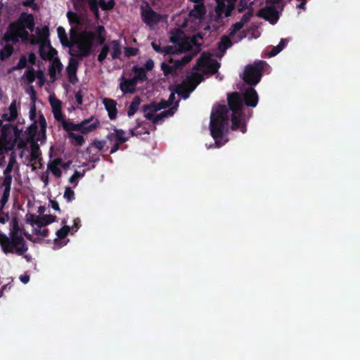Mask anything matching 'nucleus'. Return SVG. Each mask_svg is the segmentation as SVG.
<instances>
[{"label":"nucleus","instance_id":"a878e982","mask_svg":"<svg viewBox=\"0 0 360 360\" xmlns=\"http://www.w3.org/2000/svg\"><path fill=\"white\" fill-rule=\"evenodd\" d=\"M14 52L13 44L6 43L2 49H0V60L4 61L10 58Z\"/></svg>","mask_w":360,"mask_h":360},{"label":"nucleus","instance_id":"aec40b11","mask_svg":"<svg viewBox=\"0 0 360 360\" xmlns=\"http://www.w3.org/2000/svg\"><path fill=\"white\" fill-rule=\"evenodd\" d=\"M63 69V65L58 58L53 60L52 63L49 67V75L51 82L56 80L57 72H60Z\"/></svg>","mask_w":360,"mask_h":360},{"label":"nucleus","instance_id":"052dcab7","mask_svg":"<svg viewBox=\"0 0 360 360\" xmlns=\"http://www.w3.org/2000/svg\"><path fill=\"white\" fill-rule=\"evenodd\" d=\"M36 78L38 79V84L39 86L44 85L46 79L44 72L42 70H37L36 73Z\"/></svg>","mask_w":360,"mask_h":360},{"label":"nucleus","instance_id":"0eeeda50","mask_svg":"<svg viewBox=\"0 0 360 360\" xmlns=\"http://www.w3.org/2000/svg\"><path fill=\"white\" fill-rule=\"evenodd\" d=\"M124 134L125 131L124 130L115 129L114 132L107 135L108 140L110 142H114V145L110 150V154H112L119 150L120 146L128 141L129 138L124 136Z\"/></svg>","mask_w":360,"mask_h":360},{"label":"nucleus","instance_id":"9b49d317","mask_svg":"<svg viewBox=\"0 0 360 360\" xmlns=\"http://www.w3.org/2000/svg\"><path fill=\"white\" fill-rule=\"evenodd\" d=\"M141 15L143 22L148 26L154 25L161 20V15L154 11L148 4H146V8H143V6L141 7Z\"/></svg>","mask_w":360,"mask_h":360},{"label":"nucleus","instance_id":"f3484780","mask_svg":"<svg viewBox=\"0 0 360 360\" xmlns=\"http://www.w3.org/2000/svg\"><path fill=\"white\" fill-rule=\"evenodd\" d=\"M84 125L81 129H79V131L82 134H88L89 132H91L96 129V128L99 125V121L96 119L94 120V117H91L89 119H86L83 120L79 124H83Z\"/></svg>","mask_w":360,"mask_h":360},{"label":"nucleus","instance_id":"680f3d73","mask_svg":"<svg viewBox=\"0 0 360 360\" xmlns=\"http://www.w3.org/2000/svg\"><path fill=\"white\" fill-rule=\"evenodd\" d=\"M34 233L37 236H40L41 237H46L49 235V229H42L41 228H38L37 226H36L34 229Z\"/></svg>","mask_w":360,"mask_h":360},{"label":"nucleus","instance_id":"6e6d98bb","mask_svg":"<svg viewBox=\"0 0 360 360\" xmlns=\"http://www.w3.org/2000/svg\"><path fill=\"white\" fill-rule=\"evenodd\" d=\"M67 17L70 23L78 24L79 22V18L78 15L72 11H68L67 13Z\"/></svg>","mask_w":360,"mask_h":360},{"label":"nucleus","instance_id":"774afa93","mask_svg":"<svg viewBox=\"0 0 360 360\" xmlns=\"http://www.w3.org/2000/svg\"><path fill=\"white\" fill-rule=\"evenodd\" d=\"M105 141L94 140L92 143V146L97 148L98 150H102L105 146Z\"/></svg>","mask_w":360,"mask_h":360},{"label":"nucleus","instance_id":"a211bd4d","mask_svg":"<svg viewBox=\"0 0 360 360\" xmlns=\"http://www.w3.org/2000/svg\"><path fill=\"white\" fill-rule=\"evenodd\" d=\"M141 110L143 112L144 117L147 120L152 121V122L155 124V120H156L155 112H158L155 102H152L149 104L143 105L141 108Z\"/></svg>","mask_w":360,"mask_h":360},{"label":"nucleus","instance_id":"c03bdc74","mask_svg":"<svg viewBox=\"0 0 360 360\" xmlns=\"http://www.w3.org/2000/svg\"><path fill=\"white\" fill-rule=\"evenodd\" d=\"M95 0H75L73 1V6L75 9L78 10L79 7L84 4H87L89 6H96Z\"/></svg>","mask_w":360,"mask_h":360},{"label":"nucleus","instance_id":"a18cd8bd","mask_svg":"<svg viewBox=\"0 0 360 360\" xmlns=\"http://www.w3.org/2000/svg\"><path fill=\"white\" fill-rule=\"evenodd\" d=\"M25 132L28 135L30 140H33L34 139L37 132V124L36 121L27 127Z\"/></svg>","mask_w":360,"mask_h":360},{"label":"nucleus","instance_id":"2f4dec72","mask_svg":"<svg viewBox=\"0 0 360 360\" xmlns=\"http://www.w3.org/2000/svg\"><path fill=\"white\" fill-rule=\"evenodd\" d=\"M8 236H22L21 233V229L19 226L18 219L17 217H13L11 222V229Z\"/></svg>","mask_w":360,"mask_h":360},{"label":"nucleus","instance_id":"bb28decb","mask_svg":"<svg viewBox=\"0 0 360 360\" xmlns=\"http://www.w3.org/2000/svg\"><path fill=\"white\" fill-rule=\"evenodd\" d=\"M61 162L62 161L60 158H56L49 162L47 166L48 169L51 171L53 174L56 177H60L62 174L60 169L58 167L60 164H61Z\"/></svg>","mask_w":360,"mask_h":360},{"label":"nucleus","instance_id":"a19ab883","mask_svg":"<svg viewBox=\"0 0 360 360\" xmlns=\"http://www.w3.org/2000/svg\"><path fill=\"white\" fill-rule=\"evenodd\" d=\"M36 73L34 69L30 66L25 70L24 73V77L26 78L27 82L29 84H32L34 82L36 79Z\"/></svg>","mask_w":360,"mask_h":360},{"label":"nucleus","instance_id":"f8f14e48","mask_svg":"<svg viewBox=\"0 0 360 360\" xmlns=\"http://www.w3.org/2000/svg\"><path fill=\"white\" fill-rule=\"evenodd\" d=\"M94 1L96 6H89V8L96 20L100 18L99 8L103 11H110L113 9L115 6V0H108V1H105V0H95Z\"/></svg>","mask_w":360,"mask_h":360},{"label":"nucleus","instance_id":"e2e57ef3","mask_svg":"<svg viewBox=\"0 0 360 360\" xmlns=\"http://www.w3.org/2000/svg\"><path fill=\"white\" fill-rule=\"evenodd\" d=\"M252 15H253L252 11L249 10L242 16L240 21L245 25L246 23H248L250 20V18L252 16Z\"/></svg>","mask_w":360,"mask_h":360},{"label":"nucleus","instance_id":"1a4fd4ad","mask_svg":"<svg viewBox=\"0 0 360 360\" xmlns=\"http://www.w3.org/2000/svg\"><path fill=\"white\" fill-rule=\"evenodd\" d=\"M257 15L269 21L271 24H276L279 19V13L274 6H266L259 10Z\"/></svg>","mask_w":360,"mask_h":360},{"label":"nucleus","instance_id":"09e8293b","mask_svg":"<svg viewBox=\"0 0 360 360\" xmlns=\"http://www.w3.org/2000/svg\"><path fill=\"white\" fill-rule=\"evenodd\" d=\"M110 48L108 45H104L98 55V60L101 63L103 62L107 58Z\"/></svg>","mask_w":360,"mask_h":360},{"label":"nucleus","instance_id":"f257e3e1","mask_svg":"<svg viewBox=\"0 0 360 360\" xmlns=\"http://www.w3.org/2000/svg\"><path fill=\"white\" fill-rule=\"evenodd\" d=\"M258 99L256 90L250 86L245 90L243 96L237 91L229 94L227 95L228 107L225 105H218L213 108L210 116V129L217 147H221L226 141L221 142V140L228 126L229 111L232 112L231 129L240 130L244 134L247 131L244 104L248 107L255 108L258 103Z\"/></svg>","mask_w":360,"mask_h":360},{"label":"nucleus","instance_id":"f03ea898","mask_svg":"<svg viewBox=\"0 0 360 360\" xmlns=\"http://www.w3.org/2000/svg\"><path fill=\"white\" fill-rule=\"evenodd\" d=\"M34 25V15L22 12L15 21L9 23L2 37V40L6 43H12L13 44H17L21 40L22 43L26 44L30 37L27 30L32 32Z\"/></svg>","mask_w":360,"mask_h":360},{"label":"nucleus","instance_id":"13d9d810","mask_svg":"<svg viewBox=\"0 0 360 360\" xmlns=\"http://www.w3.org/2000/svg\"><path fill=\"white\" fill-rule=\"evenodd\" d=\"M53 116H54V118L56 119V120H57L58 122H61V124L63 123V121H65L66 120L65 119L64 117V115H63L62 113V110H61V108L60 109H57V110H53Z\"/></svg>","mask_w":360,"mask_h":360},{"label":"nucleus","instance_id":"37998d69","mask_svg":"<svg viewBox=\"0 0 360 360\" xmlns=\"http://www.w3.org/2000/svg\"><path fill=\"white\" fill-rule=\"evenodd\" d=\"M78 66L79 62L76 59L73 58H70L66 68L67 73H77Z\"/></svg>","mask_w":360,"mask_h":360},{"label":"nucleus","instance_id":"8fccbe9b","mask_svg":"<svg viewBox=\"0 0 360 360\" xmlns=\"http://www.w3.org/2000/svg\"><path fill=\"white\" fill-rule=\"evenodd\" d=\"M161 68L165 76H168L176 72L175 68H174L173 66L167 64L166 63H162Z\"/></svg>","mask_w":360,"mask_h":360},{"label":"nucleus","instance_id":"dca6fc26","mask_svg":"<svg viewBox=\"0 0 360 360\" xmlns=\"http://www.w3.org/2000/svg\"><path fill=\"white\" fill-rule=\"evenodd\" d=\"M103 103L108 111L110 120H115L117 114V102L113 99L105 98L103 100Z\"/></svg>","mask_w":360,"mask_h":360},{"label":"nucleus","instance_id":"c9c22d12","mask_svg":"<svg viewBox=\"0 0 360 360\" xmlns=\"http://www.w3.org/2000/svg\"><path fill=\"white\" fill-rule=\"evenodd\" d=\"M68 137L70 140V143L75 146H82L84 143V139L82 135L70 132Z\"/></svg>","mask_w":360,"mask_h":360},{"label":"nucleus","instance_id":"7ed1b4c3","mask_svg":"<svg viewBox=\"0 0 360 360\" xmlns=\"http://www.w3.org/2000/svg\"><path fill=\"white\" fill-rule=\"evenodd\" d=\"M94 35L92 31H83L77 36L71 34L72 48H70V54L79 59L88 57L92 52Z\"/></svg>","mask_w":360,"mask_h":360},{"label":"nucleus","instance_id":"9d476101","mask_svg":"<svg viewBox=\"0 0 360 360\" xmlns=\"http://www.w3.org/2000/svg\"><path fill=\"white\" fill-rule=\"evenodd\" d=\"M197 65L200 68H204L207 72L214 75L217 72L220 64L215 60H211L208 56L203 53L198 59Z\"/></svg>","mask_w":360,"mask_h":360},{"label":"nucleus","instance_id":"4c0bfd02","mask_svg":"<svg viewBox=\"0 0 360 360\" xmlns=\"http://www.w3.org/2000/svg\"><path fill=\"white\" fill-rule=\"evenodd\" d=\"M71 228L68 225H64L61 229L57 231L56 236H58V238H56L54 240V244L56 245L58 243H59V239H63L65 238L68 234L69 233Z\"/></svg>","mask_w":360,"mask_h":360},{"label":"nucleus","instance_id":"de8ad7c7","mask_svg":"<svg viewBox=\"0 0 360 360\" xmlns=\"http://www.w3.org/2000/svg\"><path fill=\"white\" fill-rule=\"evenodd\" d=\"M244 27V25L240 22H237L232 25L231 28L229 29V36L233 37L237 32H238L240 29Z\"/></svg>","mask_w":360,"mask_h":360},{"label":"nucleus","instance_id":"473e14b6","mask_svg":"<svg viewBox=\"0 0 360 360\" xmlns=\"http://www.w3.org/2000/svg\"><path fill=\"white\" fill-rule=\"evenodd\" d=\"M27 67V56L25 55H22L20 57V59H19V61L18 63V64L15 66H13L12 68H11L10 69H8V73L10 74L14 71H16V70H22L23 68H25Z\"/></svg>","mask_w":360,"mask_h":360},{"label":"nucleus","instance_id":"338daca9","mask_svg":"<svg viewBox=\"0 0 360 360\" xmlns=\"http://www.w3.org/2000/svg\"><path fill=\"white\" fill-rule=\"evenodd\" d=\"M35 0H25L22 2V5L26 7H31L33 10L38 9V6L34 3Z\"/></svg>","mask_w":360,"mask_h":360},{"label":"nucleus","instance_id":"49530a36","mask_svg":"<svg viewBox=\"0 0 360 360\" xmlns=\"http://www.w3.org/2000/svg\"><path fill=\"white\" fill-rule=\"evenodd\" d=\"M26 217L27 222H29L32 226L36 225V226L39 228L40 223V216L36 215L34 214H28L26 215Z\"/></svg>","mask_w":360,"mask_h":360},{"label":"nucleus","instance_id":"4d7b16f0","mask_svg":"<svg viewBox=\"0 0 360 360\" xmlns=\"http://www.w3.org/2000/svg\"><path fill=\"white\" fill-rule=\"evenodd\" d=\"M64 198L68 200V202H71L75 199V192L71 189V188H65Z\"/></svg>","mask_w":360,"mask_h":360},{"label":"nucleus","instance_id":"20e7f679","mask_svg":"<svg viewBox=\"0 0 360 360\" xmlns=\"http://www.w3.org/2000/svg\"><path fill=\"white\" fill-rule=\"evenodd\" d=\"M0 247L5 255H24L28 245L22 236H7L0 231Z\"/></svg>","mask_w":360,"mask_h":360},{"label":"nucleus","instance_id":"393cba45","mask_svg":"<svg viewBox=\"0 0 360 360\" xmlns=\"http://www.w3.org/2000/svg\"><path fill=\"white\" fill-rule=\"evenodd\" d=\"M132 71L134 72V76L132 77L138 83L139 82H144L147 79L146 70L142 67L134 65L132 68Z\"/></svg>","mask_w":360,"mask_h":360},{"label":"nucleus","instance_id":"f704fd0d","mask_svg":"<svg viewBox=\"0 0 360 360\" xmlns=\"http://www.w3.org/2000/svg\"><path fill=\"white\" fill-rule=\"evenodd\" d=\"M13 125L11 124H6L1 127V133L0 138H3V140L6 139L13 138Z\"/></svg>","mask_w":360,"mask_h":360},{"label":"nucleus","instance_id":"cd10ccee","mask_svg":"<svg viewBox=\"0 0 360 360\" xmlns=\"http://www.w3.org/2000/svg\"><path fill=\"white\" fill-rule=\"evenodd\" d=\"M141 101V98L139 96H136L133 98L127 110V115L129 117H132L137 112L140 106Z\"/></svg>","mask_w":360,"mask_h":360},{"label":"nucleus","instance_id":"3c124183","mask_svg":"<svg viewBox=\"0 0 360 360\" xmlns=\"http://www.w3.org/2000/svg\"><path fill=\"white\" fill-rule=\"evenodd\" d=\"M36 32L39 38L41 40H46L49 34V30L47 27H44L41 30L37 28Z\"/></svg>","mask_w":360,"mask_h":360},{"label":"nucleus","instance_id":"39448f33","mask_svg":"<svg viewBox=\"0 0 360 360\" xmlns=\"http://www.w3.org/2000/svg\"><path fill=\"white\" fill-rule=\"evenodd\" d=\"M266 66H268V64L264 60H256L252 64L248 65L242 76L244 82L251 86L257 84L261 80L262 72Z\"/></svg>","mask_w":360,"mask_h":360},{"label":"nucleus","instance_id":"412c9836","mask_svg":"<svg viewBox=\"0 0 360 360\" xmlns=\"http://www.w3.org/2000/svg\"><path fill=\"white\" fill-rule=\"evenodd\" d=\"M122 79L123 81L120 84V88L122 93L124 94L134 93L138 83L133 78L127 79L123 77Z\"/></svg>","mask_w":360,"mask_h":360},{"label":"nucleus","instance_id":"c756f323","mask_svg":"<svg viewBox=\"0 0 360 360\" xmlns=\"http://www.w3.org/2000/svg\"><path fill=\"white\" fill-rule=\"evenodd\" d=\"M105 32V28L103 25H98L96 28V32H92L94 34V41L100 45L103 44L105 41V37L103 35Z\"/></svg>","mask_w":360,"mask_h":360},{"label":"nucleus","instance_id":"2eb2a0df","mask_svg":"<svg viewBox=\"0 0 360 360\" xmlns=\"http://www.w3.org/2000/svg\"><path fill=\"white\" fill-rule=\"evenodd\" d=\"M189 44L187 42L183 43L181 46L176 45L174 46H166L164 47L163 55H174L183 53H187L188 51Z\"/></svg>","mask_w":360,"mask_h":360},{"label":"nucleus","instance_id":"c85d7f7f","mask_svg":"<svg viewBox=\"0 0 360 360\" xmlns=\"http://www.w3.org/2000/svg\"><path fill=\"white\" fill-rule=\"evenodd\" d=\"M176 109L177 103L169 109L164 110L160 114L156 115V120H155V124H158L160 121L163 120L166 117H172L176 112Z\"/></svg>","mask_w":360,"mask_h":360},{"label":"nucleus","instance_id":"bf43d9fd","mask_svg":"<svg viewBox=\"0 0 360 360\" xmlns=\"http://www.w3.org/2000/svg\"><path fill=\"white\" fill-rule=\"evenodd\" d=\"M191 92H192L191 91H190L189 89H181L180 88V85H179L177 87L176 93L179 96H181L184 99H187L189 97V95Z\"/></svg>","mask_w":360,"mask_h":360},{"label":"nucleus","instance_id":"79ce46f5","mask_svg":"<svg viewBox=\"0 0 360 360\" xmlns=\"http://www.w3.org/2000/svg\"><path fill=\"white\" fill-rule=\"evenodd\" d=\"M0 141L5 147L6 151L12 150L17 143V141L13 138L6 139V140H3V138H0Z\"/></svg>","mask_w":360,"mask_h":360},{"label":"nucleus","instance_id":"ddd939ff","mask_svg":"<svg viewBox=\"0 0 360 360\" xmlns=\"http://www.w3.org/2000/svg\"><path fill=\"white\" fill-rule=\"evenodd\" d=\"M203 77L199 73H193L191 76H188L180 85L181 89H189L193 91L196 86L202 81Z\"/></svg>","mask_w":360,"mask_h":360},{"label":"nucleus","instance_id":"ea45409f","mask_svg":"<svg viewBox=\"0 0 360 360\" xmlns=\"http://www.w3.org/2000/svg\"><path fill=\"white\" fill-rule=\"evenodd\" d=\"M40 149L37 143H33L31 146L30 161L41 160Z\"/></svg>","mask_w":360,"mask_h":360},{"label":"nucleus","instance_id":"58836bf2","mask_svg":"<svg viewBox=\"0 0 360 360\" xmlns=\"http://www.w3.org/2000/svg\"><path fill=\"white\" fill-rule=\"evenodd\" d=\"M56 219V217L51 214H44L42 216H40L39 219V228H42L44 226H46L48 224H50L53 222H54Z\"/></svg>","mask_w":360,"mask_h":360},{"label":"nucleus","instance_id":"0e129e2a","mask_svg":"<svg viewBox=\"0 0 360 360\" xmlns=\"http://www.w3.org/2000/svg\"><path fill=\"white\" fill-rule=\"evenodd\" d=\"M10 192L11 191L4 190L3 195L1 196V199L0 200V205H2V207H4L5 205L7 203L9 199L10 196Z\"/></svg>","mask_w":360,"mask_h":360},{"label":"nucleus","instance_id":"864d4df0","mask_svg":"<svg viewBox=\"0 0 360 360\" xmlns=\"http://www.w3.org/2000/svg\"><path fill=\"white\" fill-rule=\"evenodd\" d=\"M139 53V49L134 47H125L124 48V53L127 58H130L131 56H135L138 55Z\"/></svg>","mask_w":360,"mask_h":360},{"label":"nucleus","instance_id":"69168bd1","mask_svg":"<svg viewBox=\"0 0 360 360\" xmlns=\"http://www.w3.org/2000/svg\"><path fill=\"white\" fill-rule=\"evenodd\" d=\"M10 192L11 191L4 190L3 195L1 196V199L0 200V205H2V207H4L5 205L7 203L9 199L10 196Z\"/></svg>","mask_w":360,"mask_h":360},{"label":"nucleus","instance_id":"5fc2aeb1","mask_svg":"<svg viewBox=\"0 0 360 360\" xmlns=\"http://www.w3.org/2000/svg\"><path fill=\"white\" fill-rule=\"evenodd\" d=\"M49 102L52 108V111L53 110H58L61 108V101L58 99H57L55 97L50 96L49 97Z\"/></svg>","mask_w":360,"mask_h":360},{"label":"nucleus","instance_id":"5701e85b","mask_svg":"<svg viewBox=\"0 0 360 360\" xmlns=\"http://www.w3.org/2000/svg\"><path fill=\"white\" fill-rule=\"evenodd\" d=\"M195 4L193 8L189 11V16L199 19L205 15L206 10L204 2H198Z\"/></svg>","mask_w":360,"mask_h":360},{"label":"nucleus","instance_id":"423d86ee","mask_svg":"<svg viewBox=\"0 0 360 360\" xmlns=\"http://www.w3.org/2000/svg\"><path fill=\"white\" fill-rule=\"evenodd\" d=\"M198 39H202L201 34L198 33L192 37H186L184 32L179 29L172 32L169 37V41L178 46H181L184 42L188 43V51H194L197 46L201 48L202 43H200Z\"/></svg>","mask_w":360,"mask_h":360},{"label":"nucleus","instance_id":"4468645a","mask_svg":"<svg viewBox=\"0 0 360 360\" xmlns=\"http://www.w3.org/2000/svg\"><path fill=\"white\" fill-rule=\"evenodd\" d=\"M200 51L201 48L197 46L194 51H188L187 53L181 60H176L173 65L174 68H175V71H176L178 69L182 68L184 65L191 62L193 57L200 53Z\"/></svg>","mask_w":360,"mask_h":360},{"label":"nucleus","instance_id":"6e6552de","mask_svg":"<svg viewBox=\"0 0 360 360\" xmlns=\"http://www.w3.org/2000/svg\"><path fill=\"white\" fill-rule=\"evenodd\" d=\"M217 6L215 12L219 18H221L223 14L225 17L231 15L232 11L235 8L236 0H215Z\"/></svg>","mask_w":360,"mask_h":360},{"label":"nucleus","instance_id":"603ef678","mask_svg":"<svg viewBox=\"0 0 360 360\" xmlns=\"http://www.w3.org/2000/svg\"><path fill=\"white\" fill-rule=\"evenodd\" d=\"M12 184V175H4L1 186L4 187V190L11 191Z\"/></svg>","mask_w":360,"mask_h":360},{"label":"nucleus","instance_id":"6ab92c4d","mask_svg":"<svg viewBox=\"0 0 360 360\" xmlns=\"http://www.w3.org/2000/svg\"><path fill=\"white\" fill-rule=\"evenodd\" d=\"M136 125L134 129L129 130L131 136H138L144 134H149L150 130L145 126V122L139 120H136Z\"/></svg>","mask_w":360,"mask_h":360},{"label":"nucleus","instance_id":"72a5a7b5","mask_svg":"<svg viewBox=\"0 0 360 360\" xmlns=\"http://www.w3.org/2000/svg\"><path fill=\"white\" fill-rule=\"evenodd\" d=\"M110 45L112 47L111 56L112 59L120 58L122 53L120 41L118 40H112L110 42Z\"/></svg>","mask_w":360,"mask_h":360},{"label":"nucleus","instance_id":"4be33fe9","mask_svg":"<svg viewBox=\"0 0 360 360\" xmlns=\"http://www.w3.org/2000/svg\"><path fill=\"white\" fill-rule=\"evenodd\" d=\"M9 114L4 113L1 115V117L4 120L8 122H13L15 120L18 116V108L16 105V100H13L8 108Z\"/></svg>","mask_w":360,"mask_h":360},{"label":"nucleus","instance_id":"b1692460","mask_svg":"<svg viewBox=\"0 0 360 360\" xmlns=\"http://www.w3.org/2000/svg\"><path fill=\"white\" fill-rule=\"evenodd\" d=\"M57 32L62 45L68 48H72V39H68L65 30L60 26L57 28Z\"/></svg>","mask_w":360,"mask_h":360},{"label":"nucleus","instance_id":"7c9ffc66","mask_svg":"<svg viewBox=\"0 0 360 360\" xmlns=\"http://www.w3.org/2000/svg\"><path fill=\"white\" fill-rule=\"evenodd\" d=\"M84 125L83 124H75L73 122H69V121H63V123L62 124L63 129L68 132H72L73 131H79V129L82 128Z\"/></svg>","mask_w":360,"mask_h":360},{"label":"nucleus","instance_id":"e433bc0d","mask_svg":"<svg viewBox=\"0 0 360 360\" xmlns=\"http://www.w3.org/2000/svg\"><path fill=\"white\" fill-rule=\"evenodd\" d=\"M232 45V42L229 37L223 36L221 38L220 41L218 43V49L221 52H224L226 49L231 47Z\"/></svg>","mask_w":360,"mask_h":360}]
</instances>
